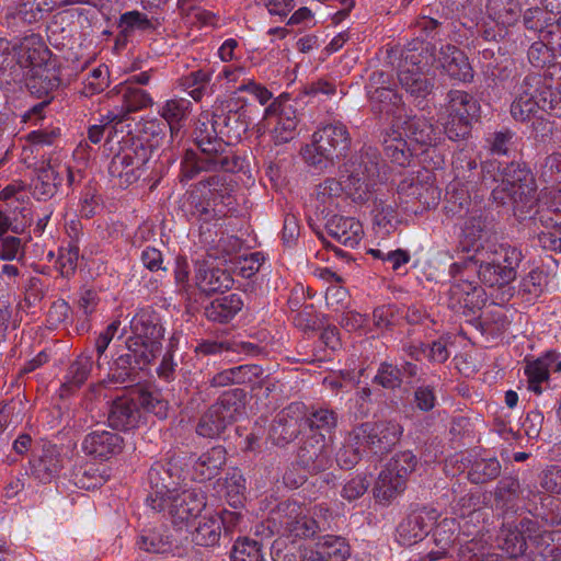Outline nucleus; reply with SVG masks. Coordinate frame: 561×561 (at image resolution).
<instances>
[{
    "label": "nucleus",
    "mask_w": 561,
    "mask_h": 561,
    "mask_svg": "<svg viewBox=\"0 0 561 561\" xmlns=\"http://www.w3.org/2000/svg\"><path fill=\"white\" fill-rule=\"evenodd\" d=\"M247 111L230 99L214 105L211 118L199 121L195 130V142L201 150L197 154L186 150L181 162V181H190L203 172H236L241 160L231 148L249 128Z\"/></svg>",
    "instance_id": "1"
},
{
    "label": "nucleus",
    "mask_w": 561,
    "mask_h": 561,
    "mask_svg": "<svg viewBox=\"0 0 561 561\" xmlns=\"http://www.w3.org/2000/svg\"><path fill=\"white\" fill-rule=\"evenodd\" d=\"M233 188L224 174H210L199 180L187 194L181 209L188 221L199 224L201 237L210 231V225L226 216L227 206L231 204Z\"/></svg>",
    "instance_id": "2"
},
{
    "label": "nucleus",
    "mask_w": 561,
    "mask_h": 561,
    "mask_svg": "<svg viewBox=\"0 0 561 561\" xmlns=\"http://www.w3.org/2000/svg\"><path fill=\"white\" fill-rule=\"evenodd\" d=\"M523 257L522 251L508 243L474 248L473 259L479 263L478 278L488 287H505L516 279Z\"/></svg>",
    "instance_id": "3"
},
{
    "label": "nucleus",
    "mask_w": 561,
    "mask_h": 561,
    "mask_svg": "<svg viewBox=\"0 0 561 561\" xmlns=\"http://www.w3.org/2000/svg\"><path fill=\"white\" fill-rule=\"evenodd\" d=\"M382 167V159L377 148L363 146L339 168L348 190L357 194V201H367L370 187L377 183Z\"/></svg>",
    "instance_id": "4"
},
{
    "label": "nucleus",
    "mask_w": 561,
    "mask_h": 561,
    "mask_svg": "<svg viewBox=\"0 0 561 561\" xmlns=\"http://www.w3.org/2000/svg\"><path fill=\"white\" fill-rule=\"evenodd\" d=\"M352 147V136L345 124L340 121L323 123L312 135L314 154L307 148L305 159L312 165H319L323 160L334 163L346 158Z\"/></svg>",
    "instance_id": "5"
},
{
    "label": "nucleus",
    "mask_w": 561,
    "mask_h": 561,
    "mask_svg": "<svg viewBox=\"0 0 561 561\" xmlns=\"http://www.w3.org/2000/svg\"><path fill=\"white\" fill-rule=\"evenodd\" d=\"M245 392L240 388L225 391L218 400L205 411L196 424L198 436L216 438L237 421L244 407Z\"/></svg>",
    "instance_id": "6"
},
{
    "label": "nucleus",
    "mask_w": 561,
    "mask_h": 561,
    "mask_svg": "<svg viewBox=\"0 0 561 561\" xmlns=\"http://www.w3.org/2000/svg\"><path fill=\"white\" fill-rule=\"evenodd\" d=\"M150 158L151 147L129 136L115 149L108 164V174L117 180L118 186L128 187L140 179Z\"/></svg>",
    "instance_id": "7"
},
{
    "label": "nucleus",
    "mask_w": 561,
    "mask_h": 561,
    "mask_svg": "<svg viewBox=\"0 0 561 561\" xmlns=\"http://www.w3.org/2000/svg\"><path fill=\"white\" fill-rule=\"evenodd\" d=\"M181 479L182 468L173 457L156 461L148 471V505L156 512H164L167 497L179 491Z\"/></svg>",
    "instance_id": "8"
},
{
    "label": "nucleus",
    "mask_w": 561,
    "mask_h": 561,
    "mask_svg": "<svg viewBox=\"0 0 561 561\" xmlns=\"http://www.w3.org/2000/svg\"><path fill=\"white\" fill-rule=\"evenodd\" d=\"M545 195L552 199L551 205L539 206L530 217L534 225L540 224L545 230L537 234L539 245L549 251L561 252V199L556 188H545Z\"/></svg>",
    "instance_id": "9"
},
{
    "label": "nucleus",
    "mask_w": 561,
    "mask_h": 561,
    "mask_svg": "<svg viewBox=\"0 0 561 561\" xmlns=\"http://www.w3.org/2000/svg\"><path fill=\"white\" fill-rule=\"evenodd\" d=\"M354 430L364 447L377 456L390 453L403 433L402 426L394 421L365 422Z\"/></svg>",
    "instance_id": "10"
},
{
    "label": "nucleus",
    "mask_w": 561,
    "mask_h": 561,
    "mask_svg": "<svg viewBox=\"0 0 561 561\" xmlns=\"http://www.w3.org/2000/svg\"><path fill=\"white\" fill-rule=\"evenodd\" d=\"M397 183V192L401 199L417 201L423 207H435L440 199V191L435 184L434 174L430 170L401 174Z\"/></svg>",
    "instance_id": "11"
},
{
    "label": "nucleus",
    "mask_w": 561,
    "mask_h": 561,
    "mask_svg": "<svg viewBox=\"0 0 561 561\" xmlns=\"http://www.w3.org/2000/svg\"><path fill=\"white\" fill-rule=\"evenodd\" d=\"M129 328L134 334L131 344L138 346L140 342V348L156 355L164 334L159 313L152 307L140 308L129 321Z\"/></svg>",
    "instance_id": "12"
},
{
    "label": "nucleus",
    "mask_w": 561,
    "mask_h": 561,
    "mask_svg": "<svg viewBox=\"0 0 561 561\" xmlns=\"http://www.w3.org/2000/svg\"><path fill=\"white\" fill-rule=\"evenodd\" d=\"M305 419V404L291 402L274 417L268 436L274 445L286 446L301 433Z\"/></svg>",
    "instance_id": "13"
},
{
    "label": "nucleus",
    "mask_w": 561,
    "mask_h": 561,
    "mask_svg": "<svg viewBox=\"0 0 561 561\" xmlns=\"http://www.w3.org/2000/svg\"><path fill=\"white\" fill-rule=\"evenodd\" d=\"M332 448L322 434L304 436L297 451V465L309 473H319L331 466Z\"/></svg>",
    "instance_id": "14"
},
{
    "label": "nucleus",
    "mask_w": 561,
    "mask_h": 561,
    "mask_svg": "<svg viewBox=\"0 0 561 561\" xmlns=\"http://www.w3.org/2000/svg\"><path fill=\"white\" fill-rule=\"evenodd\" d=\"M167 499L164 511H168L173 525L179 528L197 517L206 506V496L201 489L178 491Z\"/></svg>",
    "instance_id": "15"
},
{
    "label": "nucleus",
    "mask_w": 561,
    "mask_h": 561,
    "mask_svg": "<svg viewBox=\"0 0 561 561\" xmlns=\"http://www.w3.org/2000/svg\"><path fill=\"white\" fill-rule=\"evenodd\" d=\"M128 352L119 355L110 366V378L115 383L135 382L146 365L156 357L152 351L134 348L131 340L128 341Z\"/></svg>",
    "instance_id": "16"
},
{
    "label": "nucleus",
    "mask_w": 561,
    "mask_h": 561,
    "mask_svg": "<svg viewBox=\"0 0 561 561\" xmlns=\"http://www.w3.org/2000/svg\"><path fill=\"white\" fill-rule=\"evenodd\" d=\"M278 513L284 514L280 524L288 536L308 539L321 530L319 523L305 513V510L295 502H283L278 505Z\"/></svg>",
    "instance_id": "17"
},
{
    "label": "nucleus",
    "mask_w": 561,
    "mask_h": 561,
    "mask_svg": "<svg viewBox=\"0 0 561 561\" xmlns=\"http://www.w3.org/2000/svg\"><path fill=\"white\" fill-rule=\"evenodd\" d=\"M501 180L516 192V196L526 202H539L537 197V184L533 172L524 162L512 161L500 172Z\"/></svg>",
    "instance_id": "18"
},
{
    "label": "nucleus",
    "mask_w": 561,
    "mask_h": 561,
    "mask_svg": "<svg viewBox=\"0 0 561 561\" xmlns=\"http://www.w3.org/2000/svg\"><path fill=\"white\" fill-rule=\"evenodd\" d=\"M515 99L511 105V114L515 121L527 122L541 112L551 116H561V95H556L554 99H529L530 93L523 91V93L515 92Z\"/></svg>",
    "instance_id": "19"
},
{
    "label": "nucleus",
    "mask_w": 561,
    "mask_h": 561,
    "mask_svg": "<svg viewBox=\"0 0 561 561\" xmlns=\"http://www.w3.org/2000/svg\"><path fill=\"white\" fill-rule=\"evenodd\" d=\"M435 68L459 81H471L472 68L465 53L453 44H443L436 51Z\"/></svg>",
    "instance_id": "20"
},
{
    "label": "nucleus",
    "mask_w": 561,
    "mask_h": 561,
    "mask_svg": "<svg viewBox=\"0 0 561 561\" xmlns=\"http://www.w3.org/2000/svg\"><path fill=\"white\" fill-rule=\"evenodd\" d=\"M266 119L276 118L273 137L276 144H285L294 139L298 124L295 107L288 101H274L265 110Z\"/></svg>",
    "instance_id": "21"
},
{
    "label": "nucleus",
    "mask_w": 561,
    "mask_h": 561,
    "mask_svg": "<svg viewBox=\"0 0 561 561\" xmlns=\"http://www.w3.org/2000/svg\"><path fill=\"white\" fill-rule=\"evenodd\" d=\"M124 439L107 430H94L82 440V450L94 458L107 460L123 450Z\"/></svg>",
    "instance_id": "22"
},
{
    "label": "nucleus",
    "mask_w": 561,
    "mask_h": 561,
    "mask_svg": "<svg viewBox=\"0 0 561 561\" xmlns=\"http://www.w3.org/2000/svg\"><path fill=\"white\" fill-rule=\"evenodd\" d=\"M123 123L124 115L110 111L106 115L102 116L101 124L92 125L88 130V139L92 144H99L106 133L105 146L111 152L124 144L125 139L128 138L130 131L123 135Z\"/></svg>",
    "instance_id": "23"
},
{
    "label": "nucleus",
    "mask_w": 561,
    "mask_h": 561,
    "mask_svg": "<svg viewBox=\"0 0 561 561\" xmlns=\"http://www.w3.org/2000/svg\"><path fill=\"white\" fill-rule=\"evenodd\" d=\"M436 46L431 42L413 39L410 42L400 54V61L398 68H405L433 72L432 68L435 67Z\"/></svg>",
    "instance_id": "24"
},
{
    "label": "nucleus",
    "mask_w": 561,
    "mask_h": 561,
    "mask_svg": "<svg viewBox=\"0 0 561 561\" xmlns=\"http://www.w3.org/2000/svg\"><path fill=\"white\" fill-rule=\"evenodd\" d=\"M398 81L402 90L414 101H424L435 87V73L398 68Z\"/></svg>",
    "instance_id": "25"
},
{
    "label": "nucleus",
    "mask_w": 561,
    "mask_h": 561,
    "mask_svg": "<svg viewBox=\"0 0 561 561\" xmlns=\"http://www.w3.org/2000/svg\"><path fill=\"white\" fill-rule=\"evenodd\" d=\"M141 420L139 404L134 399L119 397L112 401L107 421L111 427L129 431L138 426Z\"/></svg>",
    "instance_id": "26"
},
{
    "label": "nucleus",
    "mask_w": 561,
    "mask_h": 561,
    "mask_svg": "<svg viewBox=\"0 0 561 561\" xmlns=\"http://www.w3.org/2000/svg\"><path fill=\"white\" fill-rule=\"evenodd\" d=\"M31 474L39 482L49 483L62 469V458L56 445H44L39 455L30 461Z\"/></svg>",
    "instance_id": "27"
},
{
    "label": "nucleus",
    "mask_w": 561,
    "mask_h": 561,
    "mask_svg": "<svg viewBox=\"0 0 561 561\" xmlns=\"http://www.w3.org/2000/svg\"><path fill=\"white\" fill-rule=\"evenodd\" d=\"M329 237L346 248H355L363 238V227L352 217L332 216L325 224Z\"/></svg>",
    "instance_id": "28"
},
{
    "label": "nucleus",
    "mask_w": 561,
    "mask_h": 561,
    "mask_svg": "<svg viewBox=\"0 0 561 561\" xmlns=\"http://www.w3.org/2000/svg\"><path fill=\"white\" fill-rule=\"evenodd\" d=\"M60 169L51 161L43 162L31 182V193L37 201L50 199L61 184Z\"/></svg>",
    "instance_id": "29"
},
{
    "label": "nucleus",
    "mask_w": 561,
    "mask_h": 561,
    "mask_svg": "<svg viewBox=\"0 0 561 561\" xmlns=\"http://www.w3.org/2000/svg\"><path fill=\"white\" fill-rule=\"evenodd\" d=\"M448 294L454 307L459 305L470 310H480L486 302L484 289L474 279L451 282Z\"/></svg>",
    "instance_id": "30"
},
{
    "label": "nucleus",
    "mask_w": 561,
    "mask_h": 561,
    "mask_svg": "<svg viewBox=\"0 0 561 561\" xmlns=\"http://www.w3.org/2000/svg\"><path fill=\"white\" fill-rule=\"evenodd\" d=\"M60 75L56 64L30 70L26 88L33 96L54 99V92L60 85Z\"/></svg>",
    "instance_id": "31"
},
{
    "label": "nucleus",
    "mask_w": 561,
    "mask_h": 561,
    "mask_svg": "<svg viewBox=\"0 0 561 561\" xmlns=\"http://www.w3.org/2000/svg\"><path fill=\"white\" fill-rule=\"evenodd\" d=\"M51 53L44 44L43 39L38 35H31L25 37L19 51V64L24 68L46 67L47 65L55 64L50 60Z\"/></svg>",
    "instance_id": "32"
},
{
    "label": "nucleus",
    "mask_w": 561,
    "mask_h": 561,
    "mask_svg": "<svg viewBox=\"0 0 561 561\" xmlns=\"http://www.w3.org/2000/svg\"><path fill=\"white\" fill-rule=\"evenodd\" d=\"M226 449L220 445L203 453L192 466L193 479L205 482L218 476L226 463Z\"/></svg>",
    "instance_id": "33"
},
{
    "label": "nucleus",
    "mask_w": 561,
    "mask_h": 561,
    "mask_svg": "<svg viewBox=\"0 0 561 561\" xmlns=\"http://www.w3.org/2000/svg\"><path fill=\"white\" fill-rule=\"evenodd\" d=\"M337 422V413L328 407H305L304 425L309 428V434H322L323 438H331Z\"/></svg>",
    "instance_id": "34"
},
{
    "label": "nucleus",
    "mask_w": 561,
    "mask_h": 561,
    "mask_svg": "<svg viewBox=\"0 0 561 561\" xmlns=\"http://www.w3.org/2000/svg\"><path fill=\"white\" fill-rule=\"evenodd\" d=\"M425 508L412 511L397 526V540L401 546H412L421 541L428 533L424 518Z\"/></svg>",
    "instance_id": "35"
},
{
    "label": "nucleus",
    "mask_w": 561,
    "mask_h": 561,
    "mask_svg": "<svg viewBox=\"0 0 561 561\" xmlns=\"http://www.w3.org/2000/svg\"><path fill=\"white\" fill-rule=\"evenodd\" d=\"M111 93L113 96L121 99V110L114 111L124 115V119L129 113L147 108L153 103L152 98L147 91L128 83L117 85Z\"/></svg>",
    "instance_id": "36"
},
{
    "label": "nucleus",
    "mask_w": 561,
    "mask_h": 561,
    "mask_svg": "<svg viewBox=\"0 0 561 561\" xmlns=\"http://www.w3.org/2000/svg\"><path fill=\"white\" fill-rule=\"evenodd\" d=\"M191 101L186 99L168 100L159 110V115L167 124L171 139L179 136L190 113Z\"/></svg>",
    "instance_id": "37"
},
{
    "label": "nucleus",
    "mask_w": 561,
    "mask_h": 561,
    "mask_svg": "<svg viewBox=\"0 0 561 561\" xmlns=\"http://www.w3.org/2000/svg\"><path fill=\"white\" fill-rule=\"evenodd\" d=\"M404 136L420 146H435L440 138V130L422 117H409L403 124Z\"/></svg>",
    "instance_id": "38"
},
{
    "label": "nucleus",
    "mask_w": 561,
    "mask_h": 561,
    "mask_svg": "<svg viewBox=\"0 0 561 561\" xmlns=\"http://www.w3.org/2000/svg\"><path fill=\"white\" fill-rule=\"evenodd\" d=\"M196 285L202 293L213 295L230 289L233 279L231 275L221 268L201 266L195 276Z\"/></svg>",
    "instance_id": "39"
},
{
    "label": "nucleus",
    "mask_w": 561,
    "mask_h": 561,
    "mask_svg": "<svg viewBox=\"0 0 561 561\" xmlns=\"http://www.w3.org/2000/svg\"><path fill=\"white\" fill-rule=\"evenodd\" d=\"M243 301L238 294L214 299L205 308V316L209 321L218 323H228L242 309Z\"/></svg>",
    "instance_id": "40"
},
{
    "label": "nucleus",
    "mask_w": 561,
    "mask_h": 561,
    "mask_svg": "<svg viewBox=\"0 0 561 561\" xmlns=\"http://www.w3.org/2000/svg\"><path fill=\"white\" fill-rule=\"evenodd\" d=\"M93 367L92 355L81 354L73 360L61 385V396H68L79 389L89 378Z\"/></svg>",
    "instance_id": "41"
},
{
    "label": "nucleus",
    "mask_w": 561,
    "mask_h": 561,
    "mask_svg": "<svg viewBox=\"0 0 561 561\" xmlns=\"http://www.w3.org/2000/svg\"><path fill=\"white\" fill-rule=\"evenodd\" d=\"M486 12L497 24L512 26L519 21L523 5L520 0H488Z\"/></svg>",
    "instance_id": "42"
},
{
    "label": "nucleus",
    "mask_w": 561,
    "mask_h": 561,
    "mask_svg": "<svg viewBox=\"0 0 561 561\" xmlns=\"http://www.w3.org/2000/svg\"><path fill=\"white\" fill-rule=\"evenodd\" d=\"M447 101L446 114L461 115L462 118L470 122L479 116L478 101L466 91L450 90L447 93Z\"/></svg>",
    "instance_id": "43"
},
{
    "label": "nucleus",
    "mask_w": 561,
    "mask_h": 561,
    "mask_svg": "<svg viewBox=\"0 0 561 561\" xmlns=\"http://www.w3.org/2000/svg\"><path fill=\"white\" fill-rule=\"evenodd\" d=\"M262 373L263 369L257 365H241L217 373L209 383L210 387L219 388L232 383L251 382L253 378H257Z\"/></svg>",
    "instance_id": "44"
},
{
    "label": "nucleus",
    "mask_w": 561,
    "mask_h": 561,
    "mask_svg": "<svg viewBox=\"0 0 561 561\" xmlns=\"http://www.w3.org/2000/svg\"><path fill=\"white\" fill-rule=\"evenodd\" d=\"M407 486V480L397 477L396 473L385 468L378 477L375 486V495L380 501H391L401 494Z\"/></svg>",
    "instance_id": "45"
},
{
    "label": "nucleus",
    "mask_w": 561,
    "mask_h": 561,
    "mask_svg": "<svg viewBox=\"0 0 561 561\" xmlns=\"http://www.w3.org/2000/svg\"><path fill=\"white\" fill-rule=\"evenodd\" d=\"M364 444L353 428L346 436L343 446L336 453L337 465L345 470L354 468L363 457Z\"/></svg>",
    "instance_id": "46"
},
{
    "label": "nucleus",
    "mask_w": 561,
    "mask_h": 561,
    "mask_svg": "<svg viewBox=\"0 0 561 561\" xmlns=\"http://www.w3.org/2000/svg\"><path fill=\"white\" fill-rule=\"evenodd\" d=\"M371 111L377 115H396L402 105V98L397 91L389 88L386 90L373 91L368 95Z\"/></svg>",
    "instance_id": "47"
},
{
    "label": "nucleus",
    "mask_w": 561,
    "mask_h": 561,
    "mask_svg": "<svg viewBox=\"0 0 561 561\" xmlns=\"http://www.w3.org/2000/svg\"><path fill=\"white\" fill-rule=\"evenodd\" d=\"M383 150L387 158L399 167L409 165L413 158V149L408 144V140L396 131H393V136L385 139Z\"/></svg>",
    "instance_id": "48"
},
{
    "label": "nucleus",
    "mask_w": 561,
    "mask_h": 561,
    "mask_svg": "<svg viewBox=\"0 0 561 561\" xmlns=\"http://www.w3.org/2000/svg\"><path fill=\"white\" fill-rule=\"evenodd\" d=\"M484 227V222L480 217H473L466 222L462 239L460 241L462 252L474 254V248H480V245L484 247L489 243H496L492 240H483Z\"/></svg>",
    "instance_id": "49"
},
{
    "label": "nucleus",
    "mask_w": 561,
    "mask_h": 561,
    "mask_svg": "<svg viewBox=\"0 0 561 561\" xmlns=\"http://www.w3.org/2000/svg\"><path fill=\"white\" fill-rule=\"evenodd\" d=\"M220 536V519L216 516H204L193 533V540L198 546L214 547L218 545Z\"/></svg>",
    "instance_id": "50"
},
{
    "label": "nucleus",
    "mask_w": 561,
    "mask_h": 561,
    "mask_svg": "<svg viewBox=\"0 0 561 561\" xmlns=\"http://www.w3.org/2000/svg\"><path fill=\"white\" fill-rule=\"evenodd\" d=\"M523 91L530 93L529 99H554L556 95H561L560 92H556L548 84L547 79L539 73L527 75L522 82L516 87V92L523 93Z\"/></svg>",
    "instance_id": "51"
},
{
    "label": "nucleus",
    "mask_w": 561,
    "mask_h": 561,
    "mask_svg": "<svg viewBox=\"0 0 561 561\" xmlns=\"http://www.w3.org/2000/svg\"><path fill=\"white\" fill-rule=\"evenodd\" d=\"M325 561H344L350 553V547L342 537L327 535L316 543Z\"/></svg>",
    "instance_id": "52"
},
{
    "label": "nucleus",
    "mask_w": 561,
    "mask_h": 561,
    "mask_svg": "<svg viewBox=\"0 0 561 561\" xmlns=\"http://www.w3.org/2000/svg\"><path fill=\"white\" fill-rule=\"evenodd\" d=\"M501 473V465L497 459H477L468 472L469 480L476 484H482L496 479Z\"/></svg>",
    "instance_id": "53"
},
{
    "label": "nucleus",
    "mask_w": 561,
    "mask_h": 561,
    "mask_svg": "<svg viewBox=\"0 0 561 561\" xmlns=\"http://www.w3.org/2000/svg\"><path fill=\"white\" fill-rule=\"evenodd\" d=\"M167 124L158 118L145 119L140 123L139 127V137H135L136 139L142 140L145 146L151 147V154L153 153V148L160 145V141L165 137L167 134Z\"/></svg>",
    "instance_id": "54"
},
{
    "label": "nucleus",
    "mask_w": 561,
    "mask_h": 561,
    "mask_svg": "<svg viewBox=\"0 0 561 561\" xmlns=\"http://www.w3.org/2000/svg\"><path fill=\"white\" fill-rule=\"evenodd\" d=\"M262 542L248 537L236 540L232 551V561H263Z\"/></svg>",
    "instance_id": "55"
},
{
    "label": "nucleus",
    "mask_w": 561,
    "mask_h": 561,
    "mask_svg": "<svg viewBox=\"0 0 561 561\" xmlns=\"http://www.w3.org/2000/svg\"><path fill=\"white\" fill-rule=\"evenodd\" d=\"M121 36L129 37L135 31H149L153 28L152 22L148 16L137 10L125 12L118 21Z\"/></svg>",
    "instance_id": "56"
},
{
    "label": "nucleus",
    "mask_w": 561,
    "mask_h": 561,
    "mask_svg": "<svg viewBox=\"0 0 561 561\" xmlns=\"http://www.w3.org/2000/svg\"><path fill=\"white\" fill-rule=\"evenodd\" d=\"M515 190L510 185H505V182L501 180V183L492 190L491 197L499 205H505L508 202L514 205L516 211L526 213L530 210L535 205V202H526L524 198H519L515 194Z\"/></svg>",
    "instance_id": "57"
},
{
    "label": "nucleus",
    "mask_w": 561,
    "mask_h": 561,
    "mask_svg": "<svg viewBox=\"0 0 561 561\" xmlns=\"http://www.w3.org/2000/svg\"><path fill=\"white\" fill-rule=\"evenodd\" d=\"M75 484L83 490H93L106 482V477L95 465H85L73 472Z\"/></svg>",
    "instance_id": "58"
},
{
    "label": "nucleus",
    "mask_w": 561,
    "mask_h": 561,
    "mask_svg": "<svg viewBox=\"0 0 561 561\" xmlns=\"http://www.w3.org/2000/svg\"><path fill=\"white\" fill-rule=\"evenodd\" d=\"M137 403L139 404V408H144L146 411L153 413L159 419H164L168 415V401L157 389L141 390L139 392Z\"/></svg>",
    "instance_id": "59"
},
{
    "label": "nucleus",
    "mask_w": 561,
    "mask_h": 561,
    "mask_svg": "<svg viewBox=\"0 0 561 561\" xmlns=\"http://www.w3.org/2000/svg\"><path fill=\"white\" fill-rule=\"evenodd\" d=\"M401 369L392 363L382 362L379 364L373 382L388 390H396L401 387Z\"/></svg>",
    "instance_id": "60"
},
{
    "label": "nucleus",
    "mask_w": 561,
    "mask_h": 561,
    "mask_svg": "<svg viewBox=\"0 0 561 561\" xmlns=\"http://www.w3.org/2000/svg\"><path fill=\"white\" fill-rule=\"evenodd\" d=\"M210 81V73L204 70H197L188 73L187 76L181 79V85L184 90L188 91V94L195 101L202 100L206 90L208 88V83Z\"/></svg>",
    "instance_id": "61"
},
{
    "label": "nucleus",
    "mask_w": 561,
    "mask_h": 561,
    "mask_svg": "<svg viewBox=\"0 0 561 561\" xmlns=\"http://www.w3.org/2000/svg\"><path fill=\"white\" fill-rule=\"evenodd\" d=\"M417 465V459L412 451L405 450L396 454L386 468L404 480L414 471Z\"/></svg>",
    "instance_id": "62"
},
{
    "label": "nucleus",
    "mask_w": 561,
    "mask_h": 561,
    "mask_svg": "<svg viewBox=\"0 0 561 561\" xmlns=\"http://www.w3.org/2000/svg\"><path fill=\"white\" fill-rule=\"evenodd\" d=\"M171 545L168 536H163L156 530L144 533L138 540L139 548L150 553H164L170 550Z\"/></svg>",
    "instance_id": "63"
},
{
    "label": "nucleus",
    "mask_w": 561,
    "mask_h": 561,
    "mask_svg": "<svg viewBox=\"0 0 561 561\" xmlns=\"http://www.w3.org/2000/svg\"><path fill=\"white\" fill-rule=\"evenodd\" d=\"M539 178L551 184V188H554V184H561V154L551 153L545 158L540 165Z\"/></svg>",
    "instance_id": "64"
}]
</instances>
